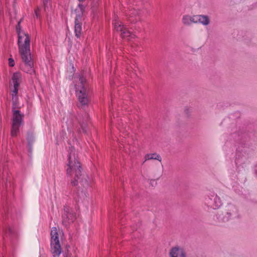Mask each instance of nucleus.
<instances>
[{"label": "nucleus", "instance_id": "f257e3e1", "mask_svg": "<svg viewBox=\"0 0 257 257\" xmlns=\"http://www.w3.org/2000/svg\"><path fill=\"white\" fill-rule=\"evenodd\" d=\"M232 137L236 143V153L235 162L238 171H241L247 162L250 150L248 134L239 132L232 134Z\"/></svg>", "mask_w": 257, "mask_h": 257}, {"label": "nucleus", "instance_id": "f03ea898", "mask_svg": "<svg viewBox=\"0 0 257 257\" xmlns=\"http://www.w3.org/2000/svg\"><path fill=\"white\" fill-rule=\"evenodd\" d=\"M18 37L19 52L22 62L28 67V69H25V71H30L34 65L30 52V36L27 33H20L18 35Z\"/></svg>", "mask_w": 257, "mask_h": 257}, {"label": "nucleus", "instance_id": "7ed1b4c3", "mask_svg": "<svg viewBox=\"0 0 257 257\" xmlns=\"http://www.w3.org/2000/svg\"><path fill=\"white\" fill-rule=\"evenodd\" d=\"M51 252L54 256H58L62 252L59 235L56 227L52 228L51 232Z\"/></svg>", "mask_w": 257, "mask_h": 257}, {"label": "nucleus", "instance_id": "20e7f679", "mask_svg": "<svg viewBox=\"0 0 257 257\" xmlns=\"http://www.w3.org/2000/svg\"><path fill=\"white\" fill-rule=\"evenodd\" d=\"M68 168L67 169L68 174L72 175L75 173V176L71 180V185L73 186L78 185L79 181V176L80 175V163L77 160L74 161V163L72 164L69 162Z\"/></svg>", "mask_w": 257, "mask_h": 257}, {"label": "nucleus", "instance_id": "39448f33", "mask_svg": "<svg viewBox=\"0 0 257 257\" xmlns=\"http://www.w3.org/2000/svg\"><path fill=\"white\" fill-rule=\"evenodd\" d=\"M13 122L11 130V135L16 137L19 132V128L22 124L24 115L19 110H13Z\"/></svg>", "mask_w": 257, "mask_h": 257}, {"label": "nucleus", "instance_id": "423d86ee", "mask_svg": "<svg viewBox=\"0 0 257 257\" xmlns=\"http://www.w3.org/2000/svg\"><path fill=\"white\" fill-rule=\"evenodd\" d=\"M90 89L81 72V109L87 106L89 101Z\"/></svg>", "mask_w": 257, "mask_h": 257}, {"label": "nucleus", "instance_id": "0eeeda50", "mask_svg": "<svg viewBox=\"0 0 257 257\" xmlns=\"http://www.w3.org/2000/svg\"><path fill=\"white\" fill-rule=\"evenodd\" d=\"M205 204L214 209L219 208L222 205L221 200L216 194L210 192L205 198Z\"/></svg>", "mask_w": 257, "mask_h": 257}, {"label": "nucleus", "instance_id": "6e6552de", "mask_svg": "<svg viewBox=\"0 0 257 257\" xmlns=\"http://www.w3.org/2000/svg\"><path fill=\"white\" fill-rule=\"evenodd\" d=\"M223 208L224 213L228 215L230 220L238 219L240 217L238 209L234 205L229 203Z\"/></svg>", "mask_w": 257, "mask_h": 257}, {"label": "nucleus", "instance_id": "1a4fd4ad", "mask_svg": "<svg viewBox=\"0 0 257 257\" xmlns=\"http://www.w3.org/2000/svg\"><path fill=\"white\" fill-rule=\"evenodd\" d=\"M115 30L118 32H120V36L122 38H125L131 36V32L126 30V28L122 25L121 22H119L116 20L113 23Z\"/></svg>", "mask_w": 257, "mask_h": 257}, {"label": "nucleus", "instance_id": "9d476101", "mask_svg": "<svg viewBox=\"0 0 257 257\" xmlns=\"http://www.w3.org/2000/svg\"><path fill=\"white\" fill-rule=\"evenodd\" d=\"M170 257H186V253L183 247L176 245L173 247L170 251Z\"/></svg>", "mask_w": 257, "mask_h": 257}, {"label": "nucleus", "instance_id": "9b49d317", "mask_svg": "<svg viewBox=\"0 0 257 257\" xmlns=\"http://www.w3.org/2000/svg\"><path fill=\"white\" fill-rule=\"evenodd\" d=\"M62 218L63 223L65 226H67L74 221L75 220V215L71 212H66L63 214Z\"/></svg>", "mask_w": 257, "mask_h": 257}, {"label": "nucleus", "instance_id": "f8f14e48", "mask_svg": "<svg viewBox=\"0 0 257 257\" xmlns=\"http://www.w3.org/2000/svg\"><path fill=\"white\" fill-rule=\"evenodd\" d=\"M140 14V10L134 8L130 10L128 15L130 16L128 20L132 23H135L139 20V15Z\"/></svg>", "mask_w": 257, "mask_h": 257}, {"label": "nucleus", "instance_id": "ddd939ff", "mask_svg": "<svg viewBox=\"0 0 257 257\" xmlns=\"http://www.w3.org/2000/svg\"><path fill=\"white\" fill-rule=\"evenodd\" d=\"M216 217L219 222H226L230 220L228 215L224 213L223 208L218 212Z\"/></svg>", "mask_w": 257, "mask_h": 257}, {"label": "nucleus", "instance_id": "4468645a", "mask_svg": "<svg viewBox=\"0 0 257 257\" xmlns=\"http://www.w3.org/2000/svg\"><path fill=\"white\" fill-rule=\"evenodd\" d=\"M197 18H198V23H199L204 26H207L210 24V20L209 17L207 15H197Z\"/></svg>", "mask_w": 257, "mask_h": 257}, {"label": "nucleus", "instance_id": "2eb2a0df", "mask_svg": "<svg viewBox=\"0 0 257 257\" xmlns=\"http://www.w3.org/2000/svg\"><path fill=\"white\" fill-rule=\"evenodd\" d=\"M22 75L19 72L14 73L12 80L14 85L20 86L21 82Z\"/></svg>", "mask_w": 257, "mask_h": 257}, {"label": "nucleus", "instance_id": "dca6fc26", "mask_svg": "<svg viewBox=\"0 0 257 257\" xmlns=\"http://www.w3.org/2000/svg\"><path fill=\"white\" fill-rule=\"evenodd\" d=\"M79 16H76L75 21V32L77 38L80 37V24L79 22Z\"/></svg>", "mask_w": 257, "mask_h": 257}, {"label": "nucleus", "instance_id": "f3484780", "mask_svg": "<svg viewBox=\"0 0 257 257\" xmlns=\"http://www.w3.org/2000/svg\"><path fill=\"white\" fill-rule=\"evenodd\" d=\"M146 161L147 160H157L160 162L161 161L160 156L156 153L148 154L145 156Z\"/></svg>", "mask_w": 257, "mask_h": 257}, {"label": "nucleus", "instance_id": "a211bd4d", "mask_svg": "<svg viewBox=\"0 0 257 257\" xmlns=\"http://www.w3.org/2000/svg\"><path fill=\"white\" fill-rule=\"evenodd\" d=\"M81 183H83V186L84 188H87L90 186L91 179L87 175H83L81 179Z\"/></svg>", "mask_w": 257, "mask_h": 257}, {"label": "nucleus", "instance_id": "6ab92c4d", "mask_svg": "<svg viewBox=\"0 0 257 257\" xmlns=\"http://www.w3.org/2000/svg\"><path fill=\"white\" fill-rule=\"evenodd\" d=\"M190 20H191V19H190V16L185 15L183 17L182 23L185 25L190 26V25H191Z\"/></svg>", "mask_w": 257, "mask_h": 257}, {"label": "nucleus", "instance_id": "aec40b11", "mask_svg": "<svg viewBox=\"0 0 257 257\" xmlns=\"http://www.w3.org/2000/svg\"><path fill=\"white\" fill-rule=\"evenodd\" d=\"M18 96H12V102H13V110H15V108H18L20 106V104L18 102Z\"/></svg>", "mask_w": 257, "mask_h": 257}, {"label": "nucleus", "instance_id": "412c9836", "mask_svg": "<svg viewBox=\"0 0 257 257\" xmlns=\"http://www.w3.org/2000/svg\"><path fill=\"white\" fill-rule=\"evenodd\" d=\"M19 86H16L14 85L13 88L11 90L12 96H17L19 90Z\"/></svg>", "mask_w": 257, "mask_h": 257}, {"label": "nucleus", "instance_id": "4be33fe9", "mask_svg": "<svg viewBox=\"0 0 257 257\" xmlns=\"http://www.w3.org/2000/svg\"><path fill=\"white\" fill-rule=\"evenodd\" d=\"M16 31H17L18 35H19V34L20 33H25L21 29V25H20V22H18V24L16 27Z\"/></svg>", "mask_w": 257, "mask_h": 257}, {"label": "nucleus", "instance_id": "5701e85b", "mask_svg": "<svg viewBox=\"0 0 257 257\" xmlns=\"http://www.w3.org/2000/svg\"><path fill=\"white\" fill-rule=\"evenodd\" d=\"M190 19H191V20H190L191 25L192 23H198V21H197L198 18H197V15L194 16L193 17L190 16Z\"/></svg>", "mask_w": 257, "mask_h": 257}, {"label": "nucleus", "instance_id": "b1692460", "mask_svg": "<svg viewBox=\"0 0 257 257\" xmlns=\"http://www.w3.org/2000/svg\"><path fill=\"white\" fill-rule=\"evenodd\" d=\"M43 3L44 4L45 10L48 7V5L50 3V0H43Z\"/></svg>", "mask_w": 257, "mask_h": 257}, {"label": "nucleus", "instance_id": "393cba45", "mask_svg": "<svg viewBox=\"0 0 257 257\" xmlns=\"http://www.w3.org/2000/svg\"><path fill=\"white\" fill-rule=\"evenodd\" d=\"M184 112L187 115H189L191 112V110L190 109V108L185 107L184 109Z\"/></svg>", "mask_w": 257, "mask_h": 257}, {"label": "nucleus", "instance_id": "a878e982", "mask_svg": "<svg viewBox=\"0 0 257 257\" xmlns=\"http://www.w3.org/2000/svg\"><path fill=\"white\" fill-rule=\"evenodd\" d=\"M76 96L79 100H80V91H79L76 88Z\"/></svg>", "mask_w": 257, "mask_h": 257}, {"label": "nucleus", "instance_id": "bb28decb", "mask_svg": "<svg viewBox=\"0 0 257 257\" xmlns=\"http://www.w3.org/2000/svg\"><path fill=\"white\" fill-rule=\"evenodd\" d=\"M9 65L11 67H13L15 65L14 61L13 59L10 58L9 59Z\"/></svg>", "mask_w": 257, "mask_h": 257}, {"label": "nucleus", "instance_id": "cd10ccee", "mask_svg": "<svg viewBox=\"0 0 257 257\" xmlns=\"http://www.w3.org/2000/svg\"><path fill=\"white\" fill-rule=\"evenodd\" d=\"M23 63H24V67H23V66H22V67H23V68H22V69H23V70L25 71V69H28V67H27L26 66V65H25V63H24V62H23ZM32 67H33V66ZM33 68H32V70H30V71L27 72V73H31L32 72H33ZM25 72H26V71H25ZM26 72H27V71H26Z\"/></svg>", "mask_w": 257, "mask_h": 257}, {"label": "nucleus", "instance_id": "c85d7f7f", "mask_svg": "<svg viewBox=\"0 0 257 257\" xmlns=\"http://www.w3.org/2000/svg\"><path fill=\"white\" fill-rule=\"evenodd\" d=\"M154 183H155V184H156V182H155V180H152L151 181V185H152V186H153V184H154Z\"/></svg>", "mask_w": 257, "mask_h": 257}, {"label": "nucleus", "instance_id": "c756f323", "mask_svg": "<svg viewBox=\"0 0 257 257\" xmlns=\"http://www.w3.org/2000/svg\"><path fill=\"white\" fill-rule=\"evenodd\" d=\"M81 131H83V132H86V131L83 128V126L82 123H81Z\"/></svg>", "mask_w": 257, "mask_h": 257}, {"label": "nucleus", "instance_id": "7c9ffc66", "mask_svg": "<svg viewBox=\"0 0 257 257\" xmlns=\"http://www.w3.org/2000/svg\"><path fill=\"white\" fill-rule=\"evenodd\" d=\"M81 14L82 15L83 14V6L82 5H81Z\"/></svg>", "mask_w": 257, "mask_h": 257}, {"label": "nucleus", "instance_id": "2f4dec72", "mask_svg": "<svg viewBox=\"0 0 257 257\" xmlns=\"http://www.w3.org/2000/svg\"><path fill=\"white\" fill-rule=\"evenodd\" d=\"M84 195L86 197H87V195H89L88 193L87 192V193H84Z\"/></svg>", "mask_w": 257, "mask_h": 257}, {"label": "nucleus", "instance_id": "473e14b6", "mask_svg": "<svg viewBox=\"0 0 257 257\" xmlns=\"http://www.w3.org/2000/svg\"><path fill=\"white\" fill-rule=\"evenodd\" d=\"M255 174H256V176H257V171H255Z\"/></svg>", "mask_w": 257, "mask_h": 257}, {"label": "nucleus", "instance_id": "72a5a7b5", "mask_svg": "<svg viewBox=\"0 0 257 257\" xmlns=\"http://www.w3.org/2000/svg\"><path fill=\"white\" fill-rule=\"evenodd\" d=\"M78 1L80 2V0H78Z\"/></svg>", "mask_w": 257, "mask_h": 257}]
</instances>
